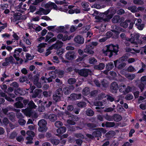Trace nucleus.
<instances>
[{
  "instance_id": "nucleus-1",
  "label": "nucleus",
  "mask_w": 146,
  "mask_h": 146,
  "mask_svg": "<svg viewBox=\"0 0 146 146\" xmlns=\"http://www.w3.org/2000/svg\"><path fill=\"white\" fill-rule=\"evenodd\" d=\"M106 48L103 50V53L106 56H108L110 57H111L113 55V53H115V55H117L118 52L119 46L118 44L114 45L111 44L106 46Z\"/></svg>"
},
{
  "instance_id": "nucleus-2",
  "label": "nucleus",
  "mask_w": 146,
  "mask_h": 146,
  "mask_svg": "<svg viewBox=\"0 0 146 146\" xmlns=\"http://www.w3.org/2000/svg\"><path fill=\"white\" fill-rule=\"evenodd\" d=\"M13 109L10 106H9L4 109H3L2 111L4 114L8 116L10 120L13 122L16 121L15 115V113L13 112L8 113L9 111L13 110Z\"/></svg>"
},
{
  "instance_id": "nucleus-3",
  "label": "nucleus",
  "mask_w": 146,
  "mask_h": 146,
  "mask_svg": "<svg viewBox=\"0 0 146 146\" xmlns=\"http://www.w3.org/2000/svg\"><path fill=\"white\" fill-rule=\"evenodd\" d=\"M63 95L62 89L61 88L58 89L53 94L52 99L55 102H57L61 100V98Z\"/></svg>"
},
{
  "instance_id": "nucleus-4",
  "label": "nucleus",
  "mask_w": 146,
  "mask_h": 146,
  "mask_svg": "<svg viewBox=\"0 0 146 146\" xmlns=\"http://www.w3.org/2000/svg\"><path fill=\"white\" fill-rule=\"evenodd\" d=\"M74 71L76 73H78L80 76L84 77H87L89 74L92 72V71L90 70L85 68L81 70L75 68Z\"/></svg>"
},
{
  "instance_id": "nucleus-5",
  "label": "nucleus",
  "mask_w": 146,
  "mask_h": 146,
  "mask_svg": "<svg viewBox=\"0 0 146 146\" xmlns=\"http://www.w3.org/2000/svg\"><path fill=\"white\" fill-rule=\"evenodd\" d=\"M76 53L75 52L70 51L67 52L65 55V58L68 60H72L76 58Z\"/></svg>"
},
{
  "instance_id": "nucleus-6",
  "label": "nucleus",
  "mask_w": 146,
  "mask_h": 146,
  "mask_svg": "<svg viewBox=\"0 0 146 146\" xmlns=\"http://www.w3.org/2000/svg\"><path fill=\"white\" fill-rule=\"evenodd\" d=\"M5 62L2 63V65L3 66H6L8 65L9 64H14L15 61L14 59L12 56H11L9 57H7L5 58Z\"/></svg>"
},
{
  "instance_id": "nucleus-7",
  "label": "nucleus",
  "mask_w": 146,
  "mask_h": 146,
  "mask_svg": "<svg viewBox=\"0 0 146 146\" xmlns=\"http://www.w3.org/2000/svg\"><path fill=\"white\" fill-rule=\"evenodd\" d=\"M63 43L60 41L58 40L56 43L52 44L49 47L50 50H52L53 49H58L62 47Z\"/></svg>"
},
{
  "instance_id": "nucleus-8",
  "label": "nucleus",
  "mask_w": 146,
  "mask_h": 146,
  "mask_svg": "<svg viewBox=\"0 0 146 146\" xmlns=\"http://www.w3.org/2000/svg\"><path fill=\"white\" fill-rule=\"evenodd\" d=\"M94 48L91 44H86V48L84 50V52L85 53L89 54H93L94 53L92 50Z\"/></svg>"
},
{
  "instance_id": "nucleus-9",
  "label": "nucleus",
  "mask_w": 146,
  "mask_h": 146,
  "mask_svg": "<svg viewBox=\"0 0 146 146\" xmlns=\"http://www.w3.org/2000/svg\"><path fill=\"white\" fill-rule=\"evenodd\" d=\"M74 41L76 43L82 44L84 42V39L81 36L78 35L74 38Z\"/></svg>"
},
{
  "instance_id": "nucleus-10",
  "label": "nucleus",
  "mask_w": 146,
  "mask_h": 146,
  "mask_svg": "<svg viewBox=\"0 0 146 146\" xmlns=\"http://www.w3.org/2000/svg\"><path fill=\"white\" fill-rule=\"evenodd\" d=\"M124 19L123 17H120L119 15L115 16L112 19V21L113 23H116L123 22Z\"/></svg>"
},
{
  "instance_id": "nucleus-11",
  "label": "nucleus",
  "mask_w": 146,
  "mask_h": 146,
  "mask_svg": "<svg viewBox=\"0 0 146 146\" xmlns=\"http://www.w3.org/2000/svg\"><path fill=\"white\" fill-rule=\"evenodd\" d=\"M66 129L64 126L62 127L57 129L56 132L58 134H56V135L59 136L60 135H61L64 133L66 131Z\"/></svg>"
},
{
  "instance_id": "nucleus-12",
  "label": "nucleus",
  "mask_w": 146,
  "mask_h": 146,
  "mask_svg": "<svg viewBox=\"0 0 146 146\" xmlns=\"http://www.w3.org/2000/svg\"><path fill=\"white\" fill-rule=\"evenodd\" d=\"M118 88V85L117 82H113L111 84L110 86V89L112 91L113 90L117 91Z\"/></svg>"
},
{
  "instance_id": "nucleus-13",
  "label": "nucleus",
  "mask_w": 146,
  "mask_h": 146,
  "mask_svg": "<svg viewBox=\"0 0 146 146\" xmlns=\"http://www.w3.org/2000/svg\"><path fill=\"white\" fill-rule=\"evenodd\" d=\"M106 97H107V99L108 101L111 102L114 101L115 103L119 102L120 100V97H119L117 100H116L114 98L109 95H107Z\"/></svg>"
},
{
  "instance_id": "nucleus-14",
  "label": "nucleus",
  "mask_w": 146,
  "mask_h": 146,
  "mask_svg": "<svg viewBox=\"0 0 146 146\" xmlns=\"http://www.w3.org/2000/svg\"><path fill=\"white\" fill-rule=\"evenodd\" d=\"M26 19L25 16L24 15H22L20 13H15L14 15V19L17 20L20 19L25 20Z\"/></svg>"
},
{
  "instance_id": "nucleus-15",
  "label": "nucleus",
  "mask_w": 146,
  "mask_h": 146,
  "mask_svg": "<svg viewBox=\"0 0 146 146\" xmlns=\"http://www.w3.org/2000/svg\"><path fill=\"white\" fill-rule=\"evenodd\" d=\"M81 96L82 95L81 94H77L75 93H73L71 94L70 95V97L74 100L80 99L81 98Z\"/></svg>"
},
{
  "instance_id": "nucleus-16",
  "label": "nucleus",
  "mask_w": 146,
  "mask_h": 146,
  "mask_svg": "<svg viewBox=\"0 0 146 146\" xmlns=\"http://www.w3.org/2000/svg\"><path fill=\"white\" fill-rule=\"evenodd\" d=\"M47 44L46 43H42L40 44L38 46V51L40 53L44 51V48Z\"/></svg>"
},
{
  "instance_id": "nucleus-17",
  "label": "nucleus",
  "mask_w": 146,
  "mask_h": 146,
  "mask_svg": "<svg viewBox=\"0 0 146 146\" xmlns=\"http://www.w3.org/2000/svg\"><path fill=\"white\" fill-rule=\"evenodd\" d=\"M88 3L87 2H82L81 3V5L83 8V9L85 11H88L90 9L89 7Z\"/></svg>"
},
{
  "instance_id": "nucleus-18",
  "label": "nucleus",
  "mask_w": 146,
  "mask_h": 146,
  "mask_svg": "<svg viewBox=\"0 0 146 146\" xmlns=\"http://www.w3.org/2000/svg\"><path fill=\"white\" fill-rule=\"evenodd\" d=\"M42 90L40 89H36L34 90L33 94L32 96V98H36L38 96L39 94L42 92Z\"/></svg>"
},
{
  "instance_id": "nucleus-19",
  "label": "nucleus",
  "mask_w": 146,
  "mask_h": 146,
  "mask_svg": "<svg viewBox=\"0 0 146 146\" xmlns=\"http://www.w3.org/2000/svg\"><path fill=\"white\" fill-rule=\"evenodd\" d=\"M113 118L115 121L118 122L121 120L122 117L120 115L117 114H114L113 115Z\"/></svg>"
},
{
  "instance_id": "nucleus-20",
  "label": "nucleus",
  "mask_w": 146,
  "mask_h": 146,
  "mask_svg": "<svg viewBox=\"0 0 146 146\" xmlns=\"http://www.w3.org/2000/svg\"><path fill=\"white\" fill-rule=\"evenodd\" d=\"M108 82L105 79H103L101 81V84L102 86L105 90L108 87Z\"/></svg>"
},
{
  "instance_id": "nucleus-21",
  "label": "nucleus",
  "mask_w": 146,
  "mask_h": 146,
  "mask_svg": "<svg viewBox=\"0 0 146 146\" xmlns=\"http://www.w3.org/2000/svg\"><path fill=\"white\" fill-rule=\"evenodd\" d=\"M105 67L104 64L103 63H100L99 64L94 66V68L98 70H103Z\"/></svg>"
},
{
  "instance_id": "nucleus-22",
  "label": "nucleus",
  "mask_w": 146,
  "mask_h": 146,
  "mask_svg": "<svg viewBox=\"0 0 146 146\" xmlns=\"http://www.w3.org/2000/svg\"><path fill=\"white\" fill-rule=\"evenodd\" d=\"M86 113L87 116L91 117L93 116L94 112L92 110L89 108L86 110Z\"/></svg>"
},
{
  "instance_id": "nucleus-23",
  "label": "nucleus",
  "mask_w": 146,
  "mask_h": 146,
  "mask_svg": "<svg viewBox=\"0 0 146 146\" xmlns=\"http://www.w3.org/2000/svg\"><path fill=\"white\" fill-rule=\"evenodd\" d=\"M85 125L88 127L89 129L92 130H94V128L97 127V126L96 124L94 123H86Z\"/></svg>"
},
{
  "instance_id": "nucleus-24",
  "label": "nucleus",
  "mask_w": 146,
  "mask_h": 146,
  "mask_svg": "<svg viewBox=\"0 0 146 146\" xmlns=\"http://www.w3.org/2000/svg\"><path fill=\"white\" fill-rule=\"evenodd\" d=\"M14 107L17 108H22L24 107L23 104L20 101H18L14 104Z\"/></svg>"
},
{
  "instance_id": "nucleus-25",
  "label": "nucleus",
  "mask_w": 146,
  "mask_h": 146,
  "mask_svg": "<svg viewBox=\"0 0 146 146\" xmlns=\"http://www.w3.org/2000/svg\"><path fill=\"white\" fill-rule=\"evenodd\" d=\"M65 30L64 26H60L56 28L55 31L58 33H63Z\"/></svg>"
},
{
  "instance_id": "nucleus-26",
  "label": "nucleus",
  "mask_w": 146,
  "mask_h": 146,
  "mask_svg": "<svg viewBox=\"0 0 146 146\" xmlns=\"http://www.w3.org/2000/svg\"><path fill=\"white\" fill-rule=\"evenodd\" d=\"M96 131H94L92 134L94 137H98L102 136L101 132L98 130H96Z\"/></svg>"
},
{
  "instance_id": "nucleus-27",
  "label": "nucleus",
  "mask_w": 146,
  "mask_h": 146,
  "mask_svg": "<svg viewBox=\"0 0 146 146\" xmlns=\"http://www.w3.org/2000/svg\"><path fill=\"white\" fill-rule=\"evenodd\" d=\"M114 67V65L112 62H110L107 64L106 66V68L108 71L112 69Z\"/></svg>"
},
{
  "instance_id": "nucleus-28",
  "label": "nucleus",
  "mask_w": 146,
  "mask_h": 146,
  "mask_svg": "<svg viewBox=\"0 0 146 146\" xmlns=\"http://www.w3.org/2000/svg\"><path fill=\"white\" fill-rule=\"evenodd\" d=\"M9 123V121L7 117H4L2 120L1 125L7 126Z\"/></svg>"
},
{
  "instance_id": "nucleus-29",
  "label": "nucleus",
  "mask_w": 146,
  "mask_h": 146,
  "mask_svg": "<svg viewBox=\"0 0 146 146\" xmlns=\"http://www.w3.org/2000/svg\"><path fill=\"white\" fill-rule=\"evenodd\" d=\"M39 127L38 130L40 132L44 133L47 131L48 129V128L46 127V126Z\"/></svg>"
},
{
  "instance_id": "nucleus-30",
  "label": "nucleus",
  "mask_w": 146,
  "mask_h": 146,
  "mask_svg": "<svg viewBox=\"0 0 146 146\" xmlns=\"http://www.w3.org/2000/svg\"><path fill=\"white\" fill-rule=\"evenodd\" d=\"M54 36L53 33L50 32H48L47 33V35L46 36V38L45 39V41L47 42L48 41V40L50 39L51 38Z\"/></svg>"
},
{
  "instance_id": "nucleus-31",
  "label": "nucleus",
  "mask_w": 146,
  "mask_h": 146,
  "mask_svg": "<svg viewBox=\"0 0 146 146\" xmlns=\"http://www.w3.org/2000/svg\"><path fill=\"white\" fill-rule=\"evenodd\" d=\"M46 121L44 119L40 120L38 123V125L39 126H46Z\"/></svg>"
},
{
  "instance_id": "nucleus-32",
  "label": "nucleus",
  "mask_w": 146,
  "mask_h": 146,
  "mask_svg": "<svg viewBox=\"0 0 146 146\" xmlns=\"http://www.w3.org/2000/svg\"><path fill=\"white\" fill-rule=\"evenodd\" d=\"M28 107L31 109H35L36 107V106L35 105L33 102L31 100L27 104Z\"/></svg>"
},
{
  "instance_id": "nucleus-33",
  "label": "nucleus",
  "mask_w": 146,
  "mask_h": 146,
  "mask_svg": "<svg viewBox=\"0 0 146 146\" xmlns=\"http://www.w3.org/2000/svg\"><path fill=\"white\" fill-rule=\"evenodd\" d=\"M127 9L132 13H135L137 11V7L135 6L129 7Z\"/></svg>"
},
{
  "instance_id": "nucleus-34",
  "label": "nucleus",
  "mask_w": 146,
  "mask_h": 146,
  "mask_svg": "<svg viewBox=\"0 0 146 146\" xmlns=\"http://www.w3.org/2000/svg\"><path fill=\"white\" fill-rule=\"evenodd\" d=\"M50 120L52 122H54L57 119V116L54 114H50Z\"/></svg>"
},
{
  "instance_id": "nucleus-35",
  "label": "nucleus",
  "mask_w": 146,
  "mask_h": 146,
  "mask_svg": "<svg viewBox=\"0 0 146 146\" xmlns=\"http://www.w3.org/2000/svg\"><path fill=\"white\" fill-rule=\"evenodd\" d=\"M130 21L129 20H127L124 22L121 23L120 24L121 26L125 28H127L128 25V23H130Z\"/></svg>"
},
{
  "instance_id": "nucleus-36",
  "label": "nucleus",
  "mask_w": 146,
  "mask_h": 146,
  "mask_svg": "<svg viewBox=\"0 0 146 146\" xmlns=\"http://www.w3.org/2000/svg\"><path fill=\"white\" fill-rule=\"evenodd\" d=\"M126 86L123 84H121L119 85V90L121 92H123L125 91Z\"/></svg>"
},
{
  "instance_id": "nucleus-37",
  "label": "nucleus",
  "mask_w": 146,
  "mask_h": 146,
  "mask_svg": "<svg viewBox=\"0 0 146 146\" xmlns=\"http://www.w3.org/2000/svg\"><path fill=\"white\" fill-rule=\"evenodd\" d=\"M115 125V123L114 122H106L105 125L107 127H113Z\"/></svg>"
},
{
  "instance_id": "nucleus-38",
  "label": "nucleus",
  "mask_w": 146,
  "mask_h": 146,
  "mask_svg": "<svg viewBox=\"0 0 146 146\" xmlns=\"http://www.w3.org/2000/svg\"><path fill=\"white\" fill-rule=\"evenodd\" d=\"M98 12L96 11H95L94 12V13H93V14L92 15L94 16H95V18L96 19H98V20H101L103 18V17H100L99 16H98Z\"/></svg>"
},
{
  "instance_id": "nucleus-39",
  "label": "nucleus",
  "mask_w": 146,
  "mask_h": 146,
  "mask_svg": "<svg viewBox=\"0 0 146 146\" xmlns=\"http://www.w3.org/2000/svg\"><path fill=\"white\" fill-rule=\"evenodd\" d=\"M89 93V89L88 87H85L82 90V93L84 95H87Z\"/></svg>"
},
{
  "instance_id": "nucleus-40",
  "label": "nucleus",
  "mask_w": 146,
  "mask_h": 146,
  "mask_svg": "<svg viewBox=\"0 0 146 146\" xmlns=\"http://www.w3.org/2000/svg\"><path fill=\"white\" fill-rule=\"evenodd\" d=\"M133 3L135 4L140 5H143L144 4V1L141 0H133Z\"/></svg>"
},
{
  "instance_id": "nucleus-41",
  "label": "nucleus",
  "mask_w": 146,
  "mask_h": 146,
  "mask_svg": "<svg viewBox=\"0 0 146 146\" xmlns=\"http://www.w3.org/2000/svg\"><path fill=\"white\" fill-rule=\"evenodd\" d=\"M77 105L78 106L79 108H84L86 106V104L85 102H82L78 103L77 104Z\"/></svg>"
},
{
  "instance_id": "nucleus-42",
  "label": "nucleus",
  "mask_w": 146,
  "mask_h": 146,
  "mask_svg": "<svg viewBox=\"0 0 146 146\" xmlns=\"http://www.w3.org/2000/svg\"><path fill=\"white\" fill-rule=\"evenodd\" d=\"M39 74L38 73L36 74L33 76V82L34 84L38 82L39 80Z\"/></svg>"
},
{
  "instance_id": "nucleus-43",
  "label": "nucleus",
  "mask_w": 146,
  "mask_h": 146,
  "mask_svg": "<svg viewBox=\"0 0 146 146\" xmlns=\"http://www.w3.org/2000/svg\"><path fill=\"white\" fill-rule=\"evenodd\" d=\"M54 125L57 128H59L63 125V123L60 121H56L54 123Z\"/></svg>"
},
{
  "instance_id": "nucleus-44",
  "label": "nucleus",
  "mask_w": 146,
  "mask_h": 146,
  "mask_svg": "<svg viewBox=\"0 0 146 146\" xmlns=\"http://www.w3.org/2000/svg\"><path fill=\"white\" fill-rule=\"evenodd\" d=\"M89 61L91 64H95L97 62V61L94 58L92 57L89 58Z\"/></svg>"
},
{
  "instance_id": "nucleus-45",
  "label": "nucleus",
  "mask_w": 146,
  "mask_h": 146,
  "mask_svg": "<svg viewBox=\"0 0 146 146\" xmlns=\"http://www.w3.org/2000/svg\"><path fill=\"white\" fill-rule=\"evenodd\" d=\"M50 142L53 144L57 145L59 143L60 141L58 139H51Z\"/></svg>"
},
{
  "instance_id": "nucleus-46",
  "label": "nucleus",
  "mask_w": 146,
  "mask_h": 146,
  "mask_svg": "<svg viewBox=\"0 0 146 146\" xmlns=\"http://www.w3.org/2000/svg\"><path fill=\"white\" fill-rule=\"evenodd\" d=\"M27 139V141L26 142L27 144H30L33 143L32 141V140L33 138L31 137H27L26 138Z\"/></svg>"
},
{
  "instance_id": "nucleus-47",
  "label": "nucleus",
  "mask_w": 146,
  "mask_h": 146,
  "mask_svg": "<svg viewBox=\"0 0 146 146\" xmlns=\"http://www.w3.org/2000/svg\"><path fill=\"white\" fill-rule=\"evenodd\" d=\"M76 82V80L74 78H70L68 80V83L70 84H74Z\"/></svg>"
},
{
  "instance_id": "nucleus-48",
  "label": "nucleus",
  "mask_w": 146,
  "mask_h": 146,
  "mask_svg": "<svg viewBox=\"0 0 146 146\" xmlns=\"http://www.w3.org/2000/svg\"><path fill=\"white\" fill-rule=\"evenodd\" d=\"M64 93L65 95H68L71 93V91L67 87L64 88L63 89Z\"/></svg>"
},
{
  "instance_id": "nucleus-49",
  "label": "nucleus",
  "mask_w": 146,
  "mask_h": 146,
  "mask_svg": "<svg viewBox=\"0 0 146 146\" xmlns=\"http://www.w3.org/2000/svg\"><path fill=\"white\" fill-rule=\"evenodd\" d=\"M115 132L113 131H110L108 132L106 134V136L107 137H110L114 135Z\"/></svg>"
},
{
  "instance_id": "nucleus-50",
  "label": "nucleus",
  "mask_w": 146,
  "mask_h": 146,
  "mask_svg": "<svg viewBox=\"0 0 146 146\" xmlns=\"http://www.w3.org/2000/svg\"><path fill=\"white\" fill-rule=\"evenodd\" d=\"M135 76V75L134 74H127L126 75V78H127L129 80H133Z\"/></svg>"
},
{
  "instance_id": "nucleus-51",
  "label": "nucleus",
  "mask_w": 146,
  "mask_h": 146,
  "mask_svg": "<svg viewBox=\"0 0 146 146\" xmlns=\"http://www.w3.org/2000/svg\"><path fill=\"white\" fill-rule=\"evenodd\" d=\"M42 12L44 15H47L50 12L51 10L50 9H45L41 7Z\"/></svg>"
},
{
  "instance_id": "nucleus-52",
  "label": "nucleus",
  "mask_w": 146,
  "mask_h": 146,
  "mask_svg": "<svg viewBox=\"0 0 146 146\" xmlns=\"http://www.w3.org/2000/svg\"><path fill=\"white\" fill-rule=\"evenodd\" d=\"M26 134L29 136V137H34L35 135V134L34 132L31 131H28L26 133Z\"/></svg>"
},
{
  "instance_id": "nucleus-53",
  "label": "nucleus",
  "mask_w": 146,
  "mask_h": 146,
  "mask_svg": "<svg viewBox=\"0 0 146 146\" xmlns=\"http://www.w3.org/2000/svg\"><path fill=\"white\" fill-rule=\"evenodd\" d=\"M64 114H65L66 115L68 116V117H71L73 118L74 117V116L73 115L71 114V113L67 110H66L64 113Z\"/></svg>"
},
{
  "instance_id": "nucleus-54",
  "label": "nucleus",
  "mask_w": 146,
  "mask_h": 146,
  "mask_svg": "<svg viewBox=\"0 0 146 146\" xmlns=\"http://www.w3.org/2000/svg\"><path fill=\"white\" fill-rule=\"evenodd\" d=\"M137 28L139 30H142L145 27V25L143 24H141L140 25H135Z\"/></svg>"
},
{
  "instance_id": "nucleus-55",
  "label": "nucleus",
  "mask_w": 146,
  "mask_h": 146,
  "mask_svg": "<svg viewBox=\"0 0 146 146\" xmlns=\"http://www.w3.org/2000/svg\"><path fill=\"white\" fill-rule=\"evenodd\" d=\"M119 64L117 67V68L118 69H119L125 67L126 65V63L124 62H123L121 63H119Z\"/></svg>"
},
{
  "instance_id": "nucleus-56",
  "label": "nucleus",
  "mask_w": 146,
  "mask_h": 146,
  "mask_svg": "<svg viewBox=\"0 0 146 146\" xmlns=\"http://www.w3.org/2000/svg\"><path fill=\"white\" fill-rule=\"evenodd\" d=\"M74 136L77 138H80L83 139L84 137V136L81 133H77L74 134Z\"/></svg>"
},
{
  "instance_id": "nucleus-57",
  "label": "nucleus",
  "mask_w": 146,
  "mask_h": 146,
  "mask_svg": "<svg viewBox=\"0 0 146 146\" xmlns=\"http://www.w3.org/2000/svg\"><path fill=\"white\" fill-rule=\"evenodd\" d=\"M9 126L11 129H13L18 126L17 124L15 123V124H13L11 122L9 123Z\"/></svg>"
},
{
  "instance_id": "nucleus-58",
  "label": "nucleus",
  "mask_w": 146,
  "mask_h": 146,
  "mask_svg": "<svg viewBox=\"0 0 146 146\" xmlns=\"http://www.w3.org/2000/svg\"><path fill=\"white\" fill-rule=\"evenodd\" d=\"M124 110L122 106L118 104L117 106V110L119 112H121L123 111Z\"/></svg>"
},
{
  "instance_id": "nucleus-59",
  "label": "nucleus",
  "mask_w": 146,
  "mask_h": 146,
  "mask_svg": "<svg viewBox=\"0 0 146 146\" xmlns=\"http://www.w3.org/2000/svg\"><path fill=\"white\" fill-rule=\"evenodd\" d=\"M18 122L20 125H23L25 124L26 121L24 119H20L19 120Z\"/></svg>"
},
{
  "instance_id": "nucleus-60",
  "label": "nucleus",
  "mask_w": 146,
  "mask_h": 146,
  "mask_svg": "<svg viewBox=\"0 0 146 146\" xmlns=\"http://www.w3.org/2000/svg\"><path fill=\"white\" fill-rule=\"evenodd\" d=\"M127 71L130 72H134L136 71L135 68L131 66H130L128 67Z\"/></svg>"
},
{
  "instance_id": "nucleus-61",
  "label": "nucleus",
  "mask_w": 146,
  "mask_h": 146,
  "mask_svg": "<svg viewBox=\"0 0 146 146\" xmlns=\"http://www.w3.org/2000/svg\"><path fill=\"white\" fill-rule=\"evenodd\" d=\"M105 119L108 121H112L113 120V116L109 115H106L105 117Z\"/></svg>"
},
{
  "instance_id": "nucleus-62",
  "label": "nucleus",
  "mask_w": 146,
  "mask_h": 146,
  "mask_svg": "<svg viewBox=\"0 0 146 146\" xmlns=\"http://www.w3.org/2000/svg\"><path fill=\"white\" fill-rule=\"evenodd\" d=\"M27 80V77L25 76H23L21 77L19 79V81L20 82L23 83L26 82Z\"/></svg>"
},
{
  "instance_id": "nucleus-63",
  "label": "nucleus",
  "mask_w": 146,
  "mask_h": 146,
  "mask_svg": "<svg viewBox=\"0 0 146 146\" xmlns=\"http://www.w3.org/2000/svg\"><path fill=\"white\" fill-rule=\"evenodd\" d=\"M141 82L142 84L146 85V76H143L141 78Z\"/></svg>"
},
{
  "instance_id": "nucleus-64",
  "label": "nucleus",
  "mask_w": 146,
  "mask_h": 146,
  "mask_svg": "<svg viewBox=\"0 0 146 146\" xmlns=\"http://www.w3.org/2000/svg\"><path fill=\"white\" fill-rule=\"evenodd\" d=\"M140 53L141 54H146V47H142L140 49Z\"/></svg>"
}]
</instances>
